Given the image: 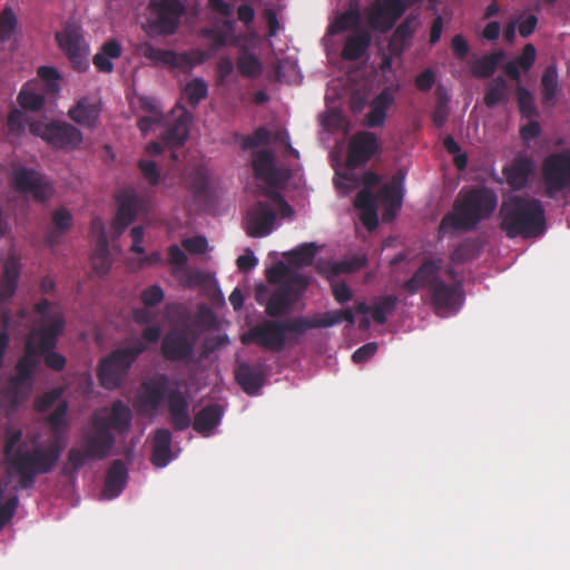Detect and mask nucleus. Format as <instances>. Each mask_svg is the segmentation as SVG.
<instances>
[{"mask_svg": "<svg viewBox=\"0 0 570 570\" xmlns=\"http://www.w3.org/2000/svg\"><path fill=\"white\" fill-rule=\"evenodd\" d=\"M415 18L406 17L392 35L390 47L393 52L401 53L415 31Z\"/></svg>", "mask_w": 570, "mask_h": 570, "instance_id": "nucleus-41", "label": "nucleus"}, {"mask_svg": "<svg viewBox=\"0 0 570 570\" xmlns=\"http://www.w3.org/2000/svg\"><path fill=\"white\" fill-rule=\"evenodd\" d=\"M543 193L550 199L570 194V151L553 153L542 163Z\"/></svg>", "mask_w": 570, "mask_h": 570, "instance_id": "nucleus-9", "label": "nucleus"}, {"mask_svg": "<svg viewBox=\"0 0 570 570\" xmlns=\"http://www.w3.org/2000/svg\"><path fill=\"white\" fill-rule=\"evenodd\" d=\"M478 255V248L474 240L465 239L460 243L450 255L453 264L460 265L474 259Z\"/></svg>", "mask_w": 570, "mask_h": 570, "instance_id": "nucleus-55", "label": "nucleus"}, {"mask_svg": "<svg viewBox=\"0 0 570 570\" xmlns=\"http://www.w3.org/2000/svg\"><path fill=\"white\" fill-rule=\"evenodd\" d=\"M8 487L9 481H0V531L12 520L19 504L17 494L11 495L3 502Z\"/></svg>", "mask_w": 570, "mask_h": 570, "instance_id": "nucleus-46", "label": "nucleus"}, {"mask_svg": "<svg viewBox=\"0 0 570 570\" xmlns=\"http://www.w3.org/2000/svg\"><path fill=\"white\" fill-rule=\"evenodd\" d=\"M266 373L261 363H239L235 368V380L247 395H256L264 386Z\"/></svg>", "mask_w": 570, "mask_h": 570, "instance_id": "nucleus-25", "label": "nucleus"}, {"mask_svg": "<svg viewBox=\"0 0 570 570\" xmlns=\"http://www.w3.org/2000/svg\"><path fill=\"white\" fill-rule=\"evenodd\" d=\"M94 435L86 429L82 431L80 439L81 449L71 448L68 451L66 471L70 468L71 472H77L85 465L87 460H104L110 454L106 449L92 445L90 441Z\"/></svg>", "mask_w": 570, "mask_h": 570, "instance_id": "nucleus-24", "label": "nucleus"}, {"mask_svg": "<svg viewBox=\"0 0 570 570\" xmlns=\"http://www.w3.org/2000/svg\"><path fill=\"white\" fill-rule=\"evenodd\" d=\"M168 384L169 379L166 374H158L142 382L138 396L141 412L154 415L167 397L168 422L175 431H184L191 424L189 402L179 389L167 393Z\"/></svg>", "mask_w": 570, "mask_h": 570, "instance_id": "nucleus-4", "label": "nucleus"}, {"mask_svg": "<svg viewBox=\"0 0 570 570\" xmlns=\"http://www.w3.org/2000/svg\"><path fill=\"white\" fill-rule=\"evenodd\" d=\"M367 264L365 256H354L346 261L332 262L328 259L320 258L315 264L316 272L326 277L328 281L340 276L341 274H350L362 269Z\"/></svg>", "mask_w": 570, "mask_h": 570, "instance_id": "nucleus-27", "label": "nucleus"}, {"mask_svg": "<svg viewBox=\"0 0 570 570\" xmlns=\"http://www.w3.org/2000/svg\"><path fill=\"white\" fill-rule=\"evenodd\" d=\"M63 394L62 387H55L49 392L43 393L35 400V409L38 412L48 411L56 402H58Z\"/></svg>", "mask_w": 570, "mask_h": 570, "instance_id": "nucleus-62", "label": "nucleus"}, {"mask_svg": "<svg viewBox=\"0 0 570 570\" xmlns=\"http://www.w3.org/2000/svg\"><path fill=\"white\" fill-rule=\"evenodd\" d=\"M56 40L77 70H83L88 66L87 46L80 24L68 21L63 29L56 33Z\"/></svg>", "mask_w": 570, "mask_h": 570, "instance_id": "nucleus-13", "label": "nucleus"}, {"mask_svg": "<svg viewBox=\"0 0 570 570\" xmlns=\"http://www.w3.org/2000/svg\"><path fill=\"white\" fill-rule=\"evenodd\" d=\"M139 108L149 116L164 117V111L159 100L153 96H139L137 98Z\"/></svg>", "mask_w": 570, "mask_h": 570, "instance_id": "nucleus-64", "label": "nucleus"}, {"mask_svg": "<svg viewBox=\"0 0 570 570\" xmlns=\"http://www.w3.org/2000/svg\"><path fill=\"white\" fill-rule=\"evenodd\" d=\"M517 101L520 114L525 118H532L538 115L533 95L530 90L519 86L517 89Z\"/></svg>", "mask_w": 570, "mask_h": 570, "instance_id": "nucleus-57", "label": "nucleus"}, {"mask_svg": "<svg viewBox=\"0 0 570 570\" xmlns=\"http://www.w3.org/2000/svg\"><path fill=\"white\" fill-rule=\"evenodd\" d=\"M498 197L492 189L472 188L461 191L453 204L452 212L446 213L439 225V233L449 230L469 232L489 218L495 210Z\"/></svg>", "mask_w": 570, "mask_h": 570, "instance_id": "nucleus-3", "label": "nucleus"}, {"mask_svg": "<svg viewBox=\"0 0 570 570\" xmlns=\"http://www.w3.org/2000/svg\"><path fill=\"white\" fill-rule=\"evenodd\" d=\"M397 305V297L395 295H384L375 299L372 305V318L375 323L384 325L387 321V315L392 314Z\"/></svg>", "mask_w": 570, "mask_h": 570, "instance_id": "nucleus-49", "label": "nucleus"}, {"mask_svg": "<svg viewBox=\"0 0 570 570\" xmlns=\"http://www.w3.org/2000/svg\"><path fill=\"white\" fill-rule=\"evenodd\" d=\"M149 28L159 36L174 35L185 13L181 0H149Z\"/></svg>", "mask_w": 570, "mask_h": 570, "instance_id": "nucleus-10", "label": "nucleus"}, {"mask_svg": "<svg viewBox=\"0 0 570 570\" xmlns=\"http://www.w3.org/2000/svg\"><path fill=\"white\" fill-rule=\"evenodd\" d=\"M17 28V19L11 8H4L0 13V42L8 41Z\"/></svg>", "mask_w": 570, "mask_h": 570, "instance_id": "nucleus-60", "label": "nucleus"}, {"mask_svg": "<svg viewBox=\"0 0 570 570\" xmlns=\"http://www.w3.org/2000/svg\"><path fill=\"white\" fill-rule=\"evenodd\" d=\"M542 101L546 106L553 105L558 91V73L553 66L546 68L541 78Z\"/></svg>", "mask_w": 570, "mask_h": 570, "instance_id": "nucleus-51", "label": "nucleus"}, {"mask_svg": "<svg viewBox=\"0 0 570 570\" xmlns=\"http://www.w3.org/2000/svg\"><path fill=\"white\" fill-rule=\"evenodd\" d=\"M137 53L150 65L157 67L184 68L189 63L186 53H177L174 50L160 49L145 41L137 47Z\"/></svg>", "mask_w": 570, "mask_h": 570, "instance_id": "nucleus-23", "label": "nucleus"}, {"mask_svg": "<svg viewBox=\"0 0 570 570\" xmlns=\"http://www.w3.org/2000/svg\"><path fill=\"white\" fill-rule=\"evenodd\" d=\"M405 12L402 0H374L367 10V20L372 29L386 32Z\"/></svg>", "mask_w": 570, "mask_h": 570, "instance_id": "nucleus-16", "label": "nucleus"}, {"mask_svg": "<svg viewBox=\"0 0 570 570\" xmlns=\"http://www.w3.org/2000/svg\"><path fill=\"white\" fill-rule=\"evenodd\" d=\"M237 68L242 76L248 78L258 77L262 73L263 67L258 58L248 52L242 51L237 59Z\"/></svg>", "mask_w": 570, "mask_h": 570, "instance_id": "nucleus-53", "label": "nucleus"}, {"mask_svg": "<svg viewBox=\"0 0 570 570\" xmlns=\"http://www.w3.org/2000/svg\"><path fill=\"white\" fill-rule=\"evenodd\" d=\"M72 223L71 214L63 207L56 209L52 213L53 227L50 228L47 236V242L50 246L58 244L59 238L66 234Z\"/></svg>", "mask_w": 570, "mask_h": 570, "instance_id": "nucleus-40", "label": "nucleus"}, {"mask_svg": "<svg viewBox=\"0 0 570 570\" xmlns=\"http://www.w3.org/2000/svg\"><path fill=\"white\" fill-rule=\"evenodd\" d=\"M29 130L32 135L41 137L53 148L73 149L82 141L80 130L67 122L52 121L45 124L32 121L29 124Z\"/></svg>", "mask_w": 570, "mask_h": 570, "instance_id": "nucleus-11", "label": "nucleus"}, {"mask_svg": "<svg viewBox=\"0 0 570 570\" xmlns=\"http://www.w3.org/2000/svg\"><path fill=\"white\" fill-rule=\"evenodd\" d=\"M188 188L193 191L195 199L206 200L209 196L208 176L205 169L196 167L189 175Z\"/></svg>", "mask_w": 570, "mask_h": 570, "instance_id": "nucleus-47", "label": "nucleus"}, {"mask_svg": "<svg viewBox=\"0 0 570 570\" xmlns=\"http://www.w3.org/2000/svg\"><path fill=\"white\" fill-rule=\"evenodd\" d=\"M252 167L257 179L264 180L271 187H278L287 177L275 165V155L267 149L253 153Z\"/></svg>", "mask_w": 570, "mask_h": 570, "instance_id": "nucleus-22", "label": "nucleus"}, {"mask_svg": "<svg viewBox=\"0 0 570 570\" xmlns=\"http://www.w3.org/2000/svg\"><path fill=\"white\" fill-rule=\"evenodd\" d=\"M30 391L31 390L9 380L8 384L1 391V400L6 406L14 410L29 395Z\"/></svg>", "mask_w": 570, "mask_h": 570, "instance_id": "nucleus-48", "label": "nucleus"}, {"mask_svg": "<svg viewBox=\"0 0 570 570\" xmlns=\"http://www.w3.org/2000/svg\"><path fill=\"white\" fill-rule=\"evenodd\" d=\"M394 102V97L389 88L383 89L371 101V110L364 117V126L368 128L382 127L386 119V112Z\"/></svg>", "mask_w": 570, "mask_h": 570, "instance_id": "nucleus-30", "label": "nucleus"}, {"mask_svg": "<svg viewBox=\"0 0 570 570\" xmlns=\"http://www.w3.org/2000/svg\"><path fill=\"white\" fill-rule=\"evenodd\" d=\"M171 432L168 429H157L153 439L151 463L165 468L171 461Z\"/></svg>", "mask_w": 570, "mask_h": 570, "instance_id": "nucleus-33", "label": "nucleus"}, {"mask_svg": "<svg viewBox=\"0 0 570 570\" xmlns=\"http://www.w3.org/2000/svg\"><path fill=\"white\" fill-rule=\"evenodd\" d=\"M66 321L62 314H56L49 322L39 323L28 336L24 351L36 357L57 347L58 338L63 333Z\"/></svg>", "mask_w": 570, "mask_h": 570, "instance_id": "nucleus-12", "label": "nucleus"}, {"mask_svg": "<svg viewBox=\"0 0 570 570\" xmlns=\"http://www.w3.org/2000/svg\"><path fill=\"white\" fill-rule=\"evenodd\" d=\"M12 184L16 190L30 194L39 203H46L53 194L49 180L42 174L31 168L14 170Z\"/></svg>", "mask_w": 570, "mask_h": 570, "instance_id": "nucleus-14", "label": "nucleus"}, {"mask_svg": "<svg viewBox=\"0 0 570 570\" xmlns=\"http://www.w3.org/2000/svg\"><path fill=\"white\" fill-rule=\"evenodd\" d=\"M271 132L265 127L257 128L252 135L243 136L240 146L243 149H252L259 145L268 144Z\"/></svg>", "mask_w": 570, "mask_h": 570, "instance_id": "nucleus-61", "label": "nucleus"}, {"mask_svg": "<svg viewBox=\"0 0 570 570\" xmlns=\"http://www.w3.org/2000/svg\"><path fill=\"white\" fill-rule=\"evenodd\" d=\"M22 431L7 429L3 443V463L6 473L17 478V488L30 489L39 475L50 473L57 465L62 450L48 444L46 448H28L22 442Z\"/></svg>", "mask_w": 570, "mask_h": 570, "instance_id": "nucleus-1", "label": "nucleus"}, {"mask_svg": "<svg viewBox=\"0 0 570 570\" xmlns=\"http://www.w3.org/2000/svg\"><path fill=\"white\" fill-rule=\"evenodd\" d=\"M90 261L92 269L97 275L105 276L106 274H108L111 267L109 244L95 245V249L91 254Z\"/></svg>", "mask_w": 570, "mask_h": 570, "instance_id": "nucleus-52", "label": "nucleus"}, {"mask_svg": "<svg viewBox=\"0 0 570 570\" xmlns=\"http://www.w3.org/2000/svg\"><path fill=\"white\" fill-rule=\"evenodd\" d=\"M146 351V345L136 340L132 345L112 351L98 366V379L107 390H114L121 385L129 368L137 357Z\"/></svg>", "mask_w": 570, "mask_h": 570, "instance_id": "nucleus-8", "label": "nucleus"}, {"mask_svg": "<svg viewBox=\"0 0 570 570\" xmlns=\"http://www.w3.org/2000/svg\"><path fill=\"white\" fill-rule=\"evenodd\" d=\"M498 217L500 229L508 238H535L547 226L542 203L533 197L512 195L500 205Z\"/></svg>", "mask_w": 570, "mask_h": 570, "instance_id": "nucleus-2", "label": "nucleus"}, {"mask_svg": "<svg viewBox=\"0 0 570 570\" xmlns=\"http://www.w3.org/2000/svg\"><path fill=\"white\" fill-rule=\"evenodd\" d=\"M59 79L60 76L53 67L42 66L38 69V79L41 83V88L46 94H56L59 91Z\"/></svg>", "mask_w": 570, "mask_h": 570, "instance_id": "nucleus-54", "label": "nucleus"}, {"mask_svg": "<svg viewBox=\"0 0 570 570\" xmlns=\"http://www.w3.org/2000/svg\"><path fill=\"white\" fill-rule=\"evenodd\" d=\"M45 94L39 81L30 80L22 86L17 101L24 110L39 111L45 105Z\"/></svg>", "mask_w": 570, "mask_h": 570, "instance_id": "nucleus-36", "label": "nucleus"}, {"mask_svg": "<svg viewBox=\"0 0 570 570\" xmlns=\"http://www.w3.org/2000/svg\"><path fill=\"white\" fill-rule=\"evenodd\" d=\"M165 298V293L159 285H151L140 293V301L146 307L159 305Z\"/></svg>", "mask_w": 570, "mask_h": 570, "instance_id": "nucleus-63", "label": "nucleus"}, {"mask_svg": "<svg viewBox=\"0 0 570 570\" xmlns=\"http://www.w3.org/2000/svg\"><path fill=\"white\" fill-rule=\"evenodd\" d=\"M38 365L39 358L30 351H24L14 366V374L9 380L31 390L32 376Z\"/></svg>", "mask_w": 570, "mask_h": 570, "instance_id": "nucleus-37", "label": "nucleus"}, {"mask_svg": "<svg viewBox=\"0 0 570 570\" xmlns=\"http://www.w3.org/2000/svg\"><path fill=\"white\" fill-rule=\"evenodd\" d=\"M294 275H301L297 272H293L288 268L286 264L283 262L275 263L271 268L266 272V278L269 284H275L279 286L281 284L288 282L291 277Z\"/></svg>", "mask_w": 570, "mask_h": 570, "instance_id": "nucleus-59", "label": "nucleus"}, {"mask_svg": "<svg viewBox=\"0 0 570 570\" xmlns=\"http://www.w3.org/2000/svg\"><path fill=\"white\" fill-rule=\"evenodd\" d=\"M128 479V470L122 460H115L107 473L102 494L107 499L117 498L124 490Z\"/></svg>", "mask_w": 570, "mask_h": 570, "instance_id": "nucleus-31", "label": "nucleus"}, {"mask_svg": "<svg viewBox=\"0 0 570 570\" xmlns=\"http://www.w3.org/2000/svg\"><path fill=\"white\" fill-rule=\"evenodd\" d=\"M361 10L357 1L352 0L348 8L340 13L331 23L328 32L332 35L342 33L350 29L357 28L361 23Z\"/></svg>", "mask_w": 570, "mask_h": 570, "instance_id": "nucleus-38", "label": "nucleus"}, {"mask_svg": "<svg viewBox=\"0 0 570 570\" xmlns=\"http://www.w3.org/2000/svg\"><path fill=\"white\" fill-rule=\"evenodd\" d=\"M429 292L431 304L436 311H456L464 299L461 282L446 284L443 279H440L433 284Z\"/></svg>", "mask_w": 570, "mask_h": 570, "instance_id": "nucleus-20", "label": "nucleus"}, {"mask_svg": "<svg viewBox=\"0 0 570 570\" xmlns=\"http://www.w3.org/2000/svg\"><path fill=\"white\" fill-rule=\"evenodd\" d=\"M118 208L111 224L112 234L119 237L136 219L138 198L135 193L125 191L119 195Z\"/></svg>", "mask_w": 570, "mask_h": 570, "instance_id": "nucleus-26", "label": "nucleus"}, {"mask_svg": "<svg viewBox=\"0 0 570 570\" xmlns=\"http://www.w3.org/2000/svg\"><path fill=\"white\" fill-rule=\"evenodd\" d=\"M195 343L185 330H171L163 338L161 354L170 362H188L194 355Z\"/></svg>", "mask_w": 570, "mask_h": 570, "instance_id": "nucleus-17", "label": "nucleus"}, {"mask_svg": "<svg viewBox=\"0 0 570 570\" xmlns=\"http://www.w3.org/2000/svg\"><path fill=\"white\" fill-rule=\"evenodd\" d=\"M379 199L385 207L400 209L402 206V194L399 187L394 184H385L379 190Z\"/></svg>", "mask_w": 570, "mask_h": 570, "instance_id": "nucleus-58", "label": "nucleus"}, {"mask_svg": "<svg viewBox=\"0 0 570 570\" xmlns=\"http://www.w3.org/2000/svg\"><path fill=\"white\" fill-rule=\"evenodd\" d=\"M502 51L489 53L471 63V72L476 78H489L498 68V65L503 59Z\"/></svg>", "mask_w": 570, "mask_h": 570, "instance_id": "nucleus-44", "label": "nucleus"}, {"mask_svg": "<svg viewBox=\"0 0 570 570\" xmlns=\"http://www.w3.org/2000/svg\"><path fill=\"white\" fill-rule=\"evenodd\" d=\"M69 117L79 125L91 127L99 117V109L88 99H81L69 110Z\"/></svg>", "mask_w": 570, "mask_h": 570, "instance_id": "nucleus-42", "label": "nucleus"}, {"mask_svg": "<svg viewBox=\"0 0 570 570\" xmlns=\"http://www.w3.org/2000/svg\"><path fill=\"white\" fill-rule=\"evenodd\" d=\"M533 170V160L529 157L519 156L509 166L503 168V175L508 185L513 190H520L525 187Z\"/></svg>", "mask_w": 570, "mask_h": 570, "instance_id": "nucleus-28", "label": "nucleus"}, {"mask_svg": "<svg viewBox=\"0 0 570 570\" xmlns=\"http://www.w3.org/2000/svg\"><path fill=\"white\" fill-rule=\"evenodd\" d=\"M302 334L298 316L286 320L268 318L252 326L240 336L244 345L256 344L265 351L279 353L288 344L298 343Z\"/></svg>", "mask_w": 570, "mask_h": 570, "instance_id": "nucleus-6", "label": "nucleus"}, {"mask_svg": "<svg viewBox=\"0 0 570 570\" xmlns=\"http://www.w3.org/2000/svg\"><path fill=\"white\" fill-rule=\"evenodd\" d=\"M302 334L312 328H324L340 324L338 311H327L313 317L298 316Z\"/></svg>", "mask_w": 570, "mask_h": 570, "instance_id": "nucleus-45", "label": "nucleus"}, {"mask_svg": "<svg viewBox=\"0 0 570 570\" xmlns=\"http://www.w3.org/2000/svg\"><path fill=\"white\" fill-rule=\"evenodd\" d=\"M19 276V263L13 258L8 259L4 263V271L0 281V297L2 299H8L13 296L17 291Z\"/></svg>", "mask_w": 570, "mask_h": 570, "instance_id": "nucleus-39", "label": "nucleus"}, {"mask_svg": "<svg viewBox=\"0 0 570 570\" xmlns=\"http://www.w3.org/2000/svg\"><path fill=\"white\" fill-rule=\"evenodd\" d=\"M354 206L360 210V219L367 230L372 232L379 226L376 199L370 189L357 193Z\"/></svg>", "mask_w": 570, "mask_h": 570, "instance_id": "nucleus-32", "label": "nucleus"}, {"mask_svg": "<svg viewBox=\"0 0 570 570\" xmlns=\"http://www.w3.org/2000/svg\"><path fill=\"white\" fill-rule=\"evenodd\" d=\"M276 212L265 202H257L247 212L245 229L248 236L261 238L269 235L276 220Z\"/></svg>", "mask_w": 570, "mask_h": 570, "instance_id": "nucleus-18", "label": "nucleus"}, {"mask_svg": "<svg viewBox=\"0 0 570 570\" xmlns=\"http://www.w3.org/2000/svg\"><path fill=\"white\" fill-rule=\"evenodd\" d=\"M317 250L318 247L314 243H305L289 252L286 256L289 264L296 267L309 266L313 264Z\"/></svg>", "mask_w": 570, "mask_h": 570, "instance_id": "nucleus-50", "label": "nucleus"}, {"mask_svg": "<svg viewBox=\"0 0 570 570\" xmlns=\"http://www.w3.org/2000/svg\"><path fill=\"white\" fill-rule=\"evenodd\" d=\"M68 403L61 401L52 413L46 419L50 432L52 433L49 441L50 444L60 446L63 451L66 445V435L69 430V423L67 421Z\"/></svg>", "mask_w": 570, "mask_h": 570, "instance_id": "nucleus-29", "label": "nucleus"}, {"mask_svg": "<svg viewBox=\"0 0 570 570\" xmlns=\"http://www.w3.org/2000/svg\"><path fill=\"white\" fill-rule=\"evenodd\" d=\"M508 95L509 87L507 80L498 76L488 83L483 100L487 107L493 108L499 104L508 102Z\"/></svg>", "mask_w": 570, "mask_h": 570, "instance_id": "nucleus-43", "label": "nucleus"}, {"mask_svg": "<svg viewBox=\"0 0 570 570\" xmlns=\"http://www.w3.org/2000/svg\"><path fill=\"white\" fill-rule=\"evenodd\" d=\"M308 286V279L303 275H294L288 282L277 286L266 298L264 288L256 292V302L265 306V313L271 318L289 314L302 294Z\"/></svg>", "mask_w": 570, "mask_h": 570, "instance_id": "nucleus-7", "label": "nucleus"}, {"mask_svg": "<svg viewBox=\"0 0 570 570\" xmlns=\"http://www.w3.org/2000/svg\"><path fill=\"white\" fill-rule=\"evenodd\" d=\"M372 37L366 30H355L350 35L342 49V58L346 61H356L361 59L371 45Z\"/></svg>", "mask_w": 570, "mask_h": 570, "instance_id": "nucleus-35", "label": "nucleus"}, {"mask_svg": "<svg viewBox=\"0 0 570 570\" xmlns=\"http://www.w3.org/2000/svg\"><path fill=\"white\" fill-rule=\"evenodd\" d=\"M132 425L131 409L121 400L109 407L96 410L89 417L86 430L94 435L91 444L111 453L116 444V434L126 435Z\"/></svg>", "mask_w": 570, "mask_h": 570, "instance_id": "nucleus-5", "label": "nucleus"}, {"mask_svg": "<svg viewBox=\"0 0 570 570\" xmlns=\"http://www.w3.org/2000/svg\"><path fill=\"white\" fill-rule=\"evenodd\" d=\"M173 120L167 124L160 138L166 147L177 149L185 145L189 136L193 115L186 108L178 106L173 110Z\"/></svg>", "mask_w": 570, "mask_h": 570, "instance_id": "nucleus-19", "label": "nucleus"}, {"mask_svg": "<svg viewBox=\"0 0 570 570\" xmlns=\"http://www.w3.org/2000/svg\"><path fill=\"white\" fill-rule=\"evenodd\" d=\"M380 153L379 138L371 131H358L350 140L346 166L355 169L367 164Z\"/></svg>", "mask_w": 570, "mask_h": 570, "instance_id": "nucleus-15", "label": "nucleus"}, {"mask_svg": "<svg viewBox=\"0 0 570 570\" xmlns=\"http://www.w3.org/2000/svg\"><path fill=\"white\" fill-rule=\"evenodd\" d=\"M184 91L188 104L195 108L203 99L207 97L208 87L203 79L194 78L185 86Z\"/></svg>", "mask_w": 570, "mask_h": 570, "instance_id": "nucleus-56", "label": "nucleus"}, {"mask_svg": "<svg viewBox=\"0 0 570 570\" xmlns=\"http://www.w3.org/2000/svg\"><path fill=\"white\" fill-rule=\"evenodd\" d=\"M442 264L443 261L441 258L425 259L414 272L412 277L401 285V288L409 295H415L422 288L430 291L433 284L441 279L439 274L442 269Z\"/></svg>", "mask_w": 570, "mask_h": 570, "instance_id": "nucleus-21", "label": "nucleus"}, {"mask_svg": "<svg viewBox=\"0 0 570 570\" xmlns=\"http://www.w3.org/2000/svg\"><path fill=\"white\" fill-rule=\"evenodd\" d=\"M224 415V407L219 404H209L203 407L194 417V430L208 436L212 431L220 423Z\"/></svg>", "mask_w": 570, "mask_h": 570, "instance_id": "nucleus-34", "label": "nucleus"}]
</instances>
